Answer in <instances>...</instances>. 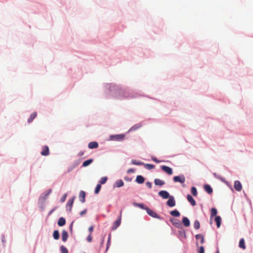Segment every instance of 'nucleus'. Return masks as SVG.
I'll use <instances>...</instances> for the list:
<instances>
[{
  "label": "nucleus",
  "instance_id": "aec40b11",
  "mask_svg": "<svg viewBox=\"0 0 253 253\" xmlns=\"http://www.w3.org/2000/svg\"><path fill=\"white\" fill-rule=\"evenodd\" d=\"M155 184L156 185H158L161 186L165 184V182L160 179H155L154 180Z\"/></svg>",
  "mask_w": 253,
  "mask_h": 253
},
{
  "label": "nucleus",
  "instance_id": "393cba45",
  "mask_svg": "<svg viewBox=\"0 0 253 253\" xmlns=\"http://www.w3.org/2000/svg\"><path fill=\"white\" fill-rule=\"evenodd\" d=\"M92 162H93V160L91 159L87 160L83 162L82 166L84 167H87L88 165H89L90 164H91L92 163Z\"/></svg>",
  "mask_w": 253,
  "mask_h": 253
},
{
  "label": "nucleus",
  "instance_id": "09e8293b",
  "mask_svg": "<svg viewBox=\"0 0 253 253\" xmlns=\"http://www.w3.org/2000/svg\"><path fill=\"white\" fill-rule=\"evenodd\" d=\"M84 155V152L81 151L79 153V155L80 156H82V155Z\"/></svg>",
  "mask_w": 253,
  "mask_h": 253
},
{
  "label": "nucleus",
  "instance_id": "f704fd0d",
  "mask_svg": "<svg viewBox=\"0 0 253 253\" xmlns=\"http://www.w3.org/2000/svg\"><path fill=\"white\" fill-rule=\"evenodd\" d=\"M101 188V185L100 184H97L95 189L94 193L95 194H98Z\"/></svg>",
  "mask_w": 253,
  "mask_h": 253
},
{
  "label": "nucleus",
  "instance_id": "39448f33",
  "mask_svg": "<svg viewBox=\"0 0 253 253\" xmlns=\"http://www.w3.org/2000/svg\"><path fill=\"white\" fill-rule=\"evenodd\" d=\"M161 169L167 173L169 175L172 174L173 171L171 168L166 166H162L161 167Z\"/></svg>",
  "mask_w": 253,
  "mask_h": 253
},
{
  "label": "nucleus",
  "instance_id": "a19ab883",
  "mask_svg": "<svg viewBox=\"0 0 253 253\" xmlns=\"http://www.w3.org/2000/svg\"><path fill=\"white\" fill-rule=\"evenodd\" d=\"M92 236H91V234H90L88 236V237H87V241L88 242H91L92 241Z\"/></svg>",
  "mask_w": 253,
  "mask_h": 253
},
{
  "label": "nucleus",
  "instance_id": "c756f323",
  "mask_svg": "<svg viewBox=\"0 0 253 253\" xmlns=\"http://www.w3.org/2000/svg\"><path fill=\"white\" fill-rule=\"evenodd\" d=\"M217 210L215 208H212L211 209V217L212 218L213 216H215L217 214Z\"/></svg>",
  "mask_w": 253,
  "mask_h": 253
},
{
  "label": "nucleus",
  "instance_id": "dca6fc26",
  "mask_svg": "<svg viewBox=\"0 0 253 253\" xmlns=\"http://www.w3.org/2000/svg\"><path fill=\"white\" fill-rule=\"evenodd\" d=\"M171 221H172V224L176 227L179 228L180 227H181V224L180 221L179 220L176 219H173V220H171Z\"/></svg>",
  "mask_w": 253,
  "mask_h": 253
},
{
  "label": "nucleus",
  "instance_id": "0eeeda50",
  "mask_svg": "<svg viewBox=\"0 0 253 253\" xmlns=\"http://www.w3.org/2000/svg\"><path fill=\"white\" fill-rule=\"evenodd\" d=\"M167 204L170 207H173L175 205V201L173 196H170L169 200L167 202Z\"/></svg>",
  "mask_w": 253,
  "mask_h": 253
},
{
  "label": "nucleus",
  "instance_id": "c85d7f7f",
  "mask_svg": "<svg viewBox=\"0 0 253 253\" xmlns=\"http://www.w3.org/2000/svg\"><path fill=\"white\" fill-rule=\"evenodd\" d=\"M53 236L54 239L58 240L59 238V233L58 230H55L53 233Z\"/></svg>",
  "mask_w": 253,
  "mask_h": 253
},
{
  "label": "nucleus",
  "instance_id": "cd10ccee",
  "mask_svg": "<svg viewBox=\"0 0 253 253\" xmlns=\"http://www.w3.org/2000/svg\"><path fill=\"white\" fill-rule=\"evenodd\" d=\"M131 163L133 165H138V166H142V165H144V163H143V162H142L141 161H137L135 160H131Z\"/></svg>",
  "mask_w": 253,
  "mask_h": 253
},
{
  "label": "nucleus",
  "instance_id": "2eb2a0df",
  "mask_svg": "<svg viewBox=\"0 0 253 253\" xmlns=\"http://www.w3.org/2000/svg\"><path fill=\"white\" fill-rule=\"evenodd\" d=\"M68 238V232L65 231L63 230L62 232V240L63 242H66Z\"/></svg>",
  "mask_w": 253,
  "mask_h": 253
},
{
  "label": "nucleus",
  "instance_id": "20e7f679",
  "mask_svg": "<svg viewBox=\"0 0 253 253\" xmlns=\"http://www.w3.org/2000/svg\"><path fill=\"white\" fill-rule=\"evenodd\" d=\"M122 211H121L119 217V218L116 221H115L113 224L112 230H116L120 225L121 223V219H122Z\"/></svg>",
  "mask_w": 253,
  "mask_h": 253
},
{
  "label": "nucleus",
  "instance_id": "79ce46f5",
  "mask_svg": "<svg viewBox=\"0 0 253 253\" xmlns=\"http://www.w3.org/2000/svg\"><path fill=\"white\" fill-rule=\"evenodd\" d=\"M205 253V250L203 246H201L200 247V250L199 251V253Z\"/></svg>",
  "mask_w": 253,
  "mask_h": 253
},
{
  "label": "nucleus",
  "instance_id": "f3484780",
  "mask_svg": "<svg viewBox=\"0 0 253 253\" xmlns=\"http://www.w3.org/2000/svg\"><path fill=\"white\" fill-rule=\"evenodd\" d=\"M144 180V178L141 175H138L136 178V182L139 184L143 183Z\"/></svg>",
  "mask_w": 253,
  "mask_h": 253
},
{
  "label": "nucleus",
  "instance_id": "9b49d317",
  "mask_svg": "<svg viewBox=\"0 0 253 253\" xmlns=\"http://www.w3.org/2000/svg\"><path fill=\"white\" fill-rule=\"evenodd\" d=\"M88 147L89 149H95L98 147V143L95 141H92L89 143Z\"/></svg>",
  "mask_w": 253,
  "mask_h": 253
},
{
  "label": "nucleus",
  "instance_id": "f8f14e48",
  "mask_svg": "<svg viewBox=\"0 0 253 253\" xmlns=\"http://www.w3.org/2000/svg\"><path fill=\"white\" fill-rule=\"evenodd\" d=\"M187 199L188 202L191 203L192 206H195L196 205V202L191 195L188 194L187 196Z\"/></svg>",
  "mask_w": 253,
  "mask_h": 253
},
{
  "label": "nucleus",
  "instance_id": "4be33fe9",
  "mask_svg": "<svg viewBox=\"0 0 253 253\" xmlns=\"http://www.w3.org/2000/svg\"><path fill=\"white\" fill-rule=\"evenodd\" d=\"M37 115V114L36 112H34L32 114H31L28 120V123H31L33 121V120L36 117Z\"/></svg>",
  "mask_w": 253,
  "mask_h": 253
},
{
  "label": "nucleus",
  "instance_id": "1a4fd4ad",
  "mask_svg": "<svg viewBox=\"0 0 253 253\" xmlns=\"http://www.w3.org/2000/svg\"><path fill=\"white\" fill-rule=\"evenodd\" d=\"M41 154L42 155L45 156L49 155V148L47 146L45 145L42 147V151Z\"/></svg>",
  "mask_w": 253,
  "mask_h": 253
},
{
  "label": "nucleus",
  "instance_id": "49530a36",
  "mask_svg": "<svg viewBox=\"0 0 253 253\" xmlns=\"http://www.w3.org/2000/svg\"><path fill=\"white\" fill-rule=\"evenodd\" d=\"M2 242L3 244H5V243L6 242V240H5L4 237H2Z\"/></svg>",
  "mask_w": 253,
  "mask_h": 253
},
{
  "label": "nucleus",
  "instance_id": "7ed1b4c3",
  "mask_svg": "<svg viewBox=\"0 0 253 253\" xmlns=\"http://www.w3.org/2000/svg\"><path fill=\"white\" fill-rule=\"evenodd\" d=\"M75 197H73L71 199L69 200L66 204V210L69 212L72 211V206L74 202Z\"/></svg>",
  "mask_w": 253,
  "mask_h": 253
},
{
  "label": "nucleus",
  "instance_id": "f03ea898",
  "mask_svg": "<svg viewBox=\"0 0 253 253\" xmlns=\"http://www.w3.org/2000/svg\"><path fill=\"white\" fill-rule=\"evenodd\" d=\"M146 211H147V213L150 216H152V217H153L154 218H158V219H161V217L160 216H159L155 211H154L153 210H151L149 208H147Z\"/></svg>",
  "mask_w": 253,
  "mask_h": 253
},
{
  "label": "nucleus",
  "instance_id": "6e6552de",
  "mask_svg": "<svg viewBox=\"0 0 253 253\" xmlns=\"http://www.w3.org/2000/svg\"><path fill=\"white\" fill-rule=\"evenodd\" d=\"M159 195L163 199H168L169 196V193L167 191L162 190L159 192Z\"/></svg>",
  "mask_w": 253,
  "mask_h": 253
},
{
  "label": "nucleus",
  "instance_id": "de8ad7c7",
  "mask_svg": "<svg viewBox=\"0 0 253 253\" xmlns=\"http://www.w3.org/2000/svg\"><path fill=\"white\" fill-rule=\"evenodd\" d=\"M133 172V170L132 169H129L127 170V172L128 173H129V172Z\"/></svg>",
  "mask_w": 253,
  "mask_h": 253
},
{
  "label": "nucleus",
  "instance_id": "4468645a",
  "mask_svg": "<svg viewBox=\"0 0 253 253\" xmlns=\"http://www.w3.org/2000/svg\"><path fill=\"white\" fill-rule=\"evenodd\" d=\"M182 223L185 227H189L190 225V221L189 219L186 217H183Z\"/></svg>",
  "mask_w": 253,
  "mask_h": 253
},
{
  "label": "nucleus",
  "instance_id": "9d476101",
  "mask_svg": "<svg viewBox=\"0 0 253 253\" xmlns=\"http://www.w3.org/2000/svg\"><path fill=\"white\" fill-rule=\"evenodd\" d=\"M234 188L237 191H240L242 190V184L239 181H235L234 182Z\"/></svg>",
  "mask_w": 253,
  "mask_h": 253
},
{
  "label": "nucleus",
  "instance_id": "7c9ffc66",
  "mask_svg": "<svg viewBox=\"0 0 253 253\" xmlns=\"http://www.w3.org/2000/svg\"><path fill=\"white\" fill-rule=\"evenodd\" d=\"M116 184L117 187H120L124 185V182L122 180L120 179L116 182Z\"/></svg>",
  "mask_w": 253,
  "mask_h": 253
},
{
  "label": "nucleus",
  "instance_id": "72a5a7b5",
  "mask_svg": "<svg viewBox=\"0 0 253 253\" xmlns=\"http://www.w3.org/2000/svg\"><path fill=\"white\" fill-rule=\"evenodd\" d=\"M194 226L196 229H199V228L200 227V224L198 220L195 221L194 223Z\"/></svg>",
  "mask_w": 253,
  "mask_h": 253
},
{
  "label": "nucleus",
  "instance_id": "a18cd8bd",
  "mask_svg": "<svg viewBox=\"0 0 253 253\" xmlns=\"http://www.w3.org/2000/svg\"><path fill=\"white\" fill-rule=\"evenodd\" d=\"M86 212V210H84L80 212L81 216H83Z\"/></svg>",
  "mask_w": 253,
  "mask_h": 253
},
{
  "label": "nucleus",
  "instance_id": "ea45409f",
  "mask_svg": "<svg viewBox=\"0 0 253 253\" xmlns=\"http://www.w3.org/2000/svg\"><path fill=\"white\" fill-rule=\"evenodd\" d=\"M151 159L154 162H156V163H159L161 162V161L157 160V159L154 156H152Z\"/></svg>",
  "mask_w": 253,
  "mask_h": 253
},
{
  "label": "nucleus",
  "instance_id": "2f4dec72",
  "mask_svg": "<svg viewBox=\"0 0 253 253\" xmlns=\"http://www.w3.org/2000/svg\"><path fill=\"white\" fill-rule=\"evenodd\" d=\"M145 167V168H146L147 169H153L154 168L155 166L154 165H152V164H145L143 165Z\"/></svg>",
  "mask_w": 253,
  "mask_h": 253
},
{
  "label": "nucleus",
  "instance_id": "5701e85b",
  "mask_svg": "<svg viewBox=\"0 0 253 253\" xmlns=\"http://www.w3.org/2000/svg\"><path fill=\"white\" fill-rule=\"evenodd\" d=\"M215 221L216 222V225L218 228H219L221 225V218L219 216H216L215 218Z\"/></svg>",
  "mask_w": 253,
  "mask_h": 253
},
{
  "label": "nucleus",
  "instance_id": "6ab92c4d",
  "mask_svg": "<svg viewBox=\"0 0 253 253\" xmlns=\"http://www.w3.org/2000/svg\"><path fill=\"white\" fill-rule=\"evenodd\" d=\"M57 223L59 226H62L64 225L66 223L65 219L62 217L59 218Z\"/></svg>",
  "mask_w": 253,
  "mask_h": 253
},
{
  "label": "nucleus",
  "instance_id": "37998d69",
  "mask_svg": "<svg viewBox=\"0 0 253 253\" xmlns=\"http://www.w3.org/2000/svg\"><path fill=\"white\" fill-rule=\"evenodd\" d=\"M146 185L149 188H151V187H152V184L150 182H147L146 183Z\"/></svg>",
  "mask_w": 253,
  "mask_h": 253
},
{
  "label": "nucleus",
  "instance_id": "a211bd4d",
  "mask_svg": "<svg viewBox=\"0 0 253 253\" xmlns=\"http://www.w3.org/2000/svg\"><path fill=\"white\" fill-rule=\"evenodd\" d=\"M133 205L135 207H139L140 209H143V210H145L146 211L147 208H148L147 207H146L143 204H142V203H133Z\"/></svg>",
  "mask_w": 253,
  "mask_h": 253
},
{
  "label": "nucleus",
  "instance_id": "b1692460",
  "mask_svg": "<svg viewBox=\"0 0 253 253\" xmlns=\"http://www.w3.org/2000/svg\"><path fill=\"white\" fill-rule=\"evenodd\" d=\"M195 238L197 240H201L200 242L201 244H203L204 243V236H203L202 235L200 234H197L195 236Z\"/></svg>",
  "mask_w": 253,
  "mask_h": 253
},
{
  "label": "nucleus",
  "instance_id": "58836bf2",
  "mask_svg": "<svg viewBox=\"0 0 253 253\" xmlns=\"http://www.w3.org/2000/svg\"><path fill=\"white\" fill-rule=\"evenodd\" d=\"M122 93L123 94L124 97L128 98V92L126 91H122Z\"/></svg>",
  "mask_w": 253,
  "mask_h": 253
},
{
  "label": "nucleus",
  "instance_id": "f257e3e1",
  "mask_svg": "<svg viewBox=\"0 0 253 253\" xmlns=\"http://www.w3.org/2000/svg\"><path fill=\"white\" fill-rule=\"evenodd\" d=\"M125 137V135L123 134L112 135L110 136V139L113 141H121Z\"/></svg>",
  "mask_w": 253,
  "mask_h": 253
},
{
  "label": "nucleus",
  "instance_id": "bb28decb",
  "mask_svg": "<svg viewBox=\"0 0 253 253\" xmlns=\"http://www.w3.org/2000/svg\"><path fill=\"white\" fill-rule=\"evenodd\" d=\"M239 246L240 248H241L243 249H245L246 246H245V241H244V239H241L240 240V241L239 242Z\"/></svg>",
  "mask_w": 253,
  "mask_h": 253
},
{
  "label": "nucleus",
  "instance_id": "412c9836",
  "mask_svg": "<svg viewBox=\"0 0 253 253\" xmlns=\"http://www.w3.org/2000/svg\"><path fill=\"white\" fill-rule=\"evenodd\" d=\"M204 189L208 194H210L212 192V189L209 185H205L204 186Z\"/></svg>",
  "mask_w": 253,
  "mask_h": 253
},
{
  "label": "nucleus",
  "instance_id": "c03bdc74",
  "mask_svg": "<svg viewBox=\"0 0 253 253\" xmlns=\"http://www.w3.org/2000/svg\"><path fill=\"white\" fill-rule=\"evenodd\" d=\"M94 227L93 226H91L88 228V231L90 232V234H91L93 230Z\"/></svg>",
  "mask_w": 253,
  "mask_h": 253
},
{
  "label": "nucleus",
  "instance_id": "ddd939ff",
  "mask_svg": "<svg viewBox=\"0 0 253 253\" xmlns=\"http://www.w3.org/2000/svg\"><path fill=\"white\" fill-rule=\"evenodd\" d=\"M80 200L82 203L85 202V193L84 191H81L80 192Z\"/></svg>",
  "mask_w": 253,
  "mask_h": 253
},
{
  "label": "nucleus",
  "instance_id": "c9c22d12",
  "mask_svg": "<svg viewBox=\"0 0 253 253\" xmlns=\"http://www.w3.org/2000/svg\"><path fill=\"white\" fill-rule=\"evenodd\" d=\"M107 180V177L105 176V177H102L101 178L100 180V184H105L106 181Z\"/></svg>",
  "mask_w": 253,
  "mask_h": 253
},
{
  "label": "nucleus",
  "instance_id": "e433bc0d",
  "mask_svg": "<svg viewBox=\"0 0 253 253\" xmlns=\"http://www.w3.org/2000/svg\"><path fill=\"white\" fill-rule=\"evenodd\" d=\"M60 249L62 253H68L67 249L64 246H61Z\"/></svg>",
  "mask_w": 253,
  "mask_h": 253
},
{
  "label": "nucleus",
  "instance_id": "473e14b6",
  "mask_svg": "<svg viewBox=\"0 0 253 253\" xmlns=\"http://www.w3.org/2000/svg\"><path fill=\"white\" fill-rule=\"evenodd\" d=\"M191 192L192 194L194 196H196L197 195V189H196V187H192L191 188Z\"/></svg>",
  "mask_w": 253,
  "mask_h": 253
},
{
  "label": "nucleus",
  "instance_id": "8fccbe9b",
  "mask_svg": "<svg viewBox=\"0 0 253 253\" xmlns=\"http://www.w3.org/2000/svg\"><path fill=\"white\" fill-rule=\"evenodd\" d=\"M216 253H219V251L218 250L216 251Z\"/></svg>",
  "mask_w": 253,
  "mask_h": 253
},
{
  "label": "nucleus",
  "instance_id": "423d86ee",
  "mask_svg": "<svg viewBox=\"0 0 253 253\" xmlns=\"http://www.w3.org/2000/svg\"><path fill=\"white\" fill-rule=\"evenodd\" d=\"M173 180L175 182H179L181 183H183L185 181V178L183 175H181L174 176Z\"/></svg>",
  "mask_w": 253,
  "mask_h": 253
},
{
  "label": "nucleus",
  "instance_id": "a878e982",
  "mask_svg": "<svg viewBox=\"0 0 253 253\" xmlns=\"http://www.w3.org/2000/svg\"><path fill=\"white\" fill-rule=\"evenodd\" d=\"M170 214H171V215H172L174 217H178L180 216V213L177 210L171 211L170 212Z\"/></svg>",
  "mask_w": 253,
  "mask_h": 253
},
{
  "label": "nucleus",
  "instance_id": "4c0bfd02",
  "mask_svg": "<svg viewBox=\"0 0 253 253\" xmlns=\"http://www.w3.org/2000/svg\"><path fill=\"white\" fill-rule=\"evenodd\" d=\"M67 196V193H65L62 196V198H61V200H60L61 202L63 203V202H65V200L66 199Z\"/></svg>",
  "mask_w": 253,
  "mask_h": 253
}]
</instances>
